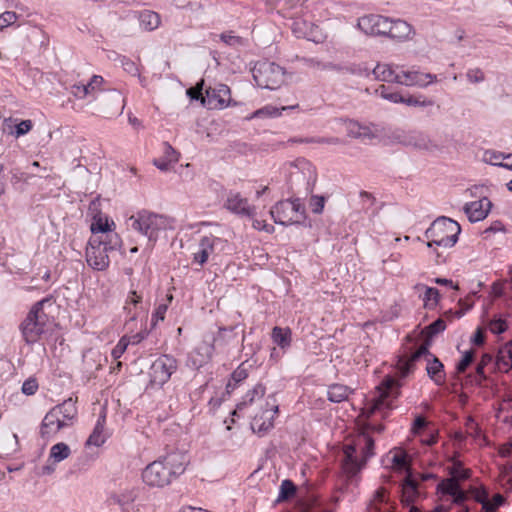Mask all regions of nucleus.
I'll return each mask as SVG.
<instances>
[{"instance_id":"28","label":"nucleus","mask_w":512,"mask_h":512,"mask_svg":"<svg viewBox=\"0 0 512 512\" xmlns=\"http://www.w3.org/2000/svg\"><path fill=\"white\" fill-rule=\"evenodd\" d=\"M402 70L398 71L388 64H378L373 69L375 78L388 83L402 84Z\"/></svg>"},{"instance_id":"40","label":"nucleus","mask_w":512,"mask_h":512,"mask_svg":"<svg viewBox=\"0 0 512 512\" xmlns=\"http://www.w3.org/2000/svg\"><path fill=\"white\" fill-rule=\"evenodd\" d=\"M104 422H105V416H102L97 421L93 432L88 437L86 441V445L88 446H96L99 447L105 442V435H104Z\"/></svg>"},{"instance_id":"31","label":"nucleus","mask_w":512,"mask_h":512,"mask_svg":"<svg viewBox=\"0 0 512 512\" xmlns=\"http://www.w3.org/2000/svg\"><path fill=\"white\" fill-rule=\"evenodd\" d=\"M418 496V483L412 477V472L407 469V476L402 485V503L409 506Z\"/></svg>"},{"instance_id":"50","label":"nucleus","mask_w":512,"mask_h":512,"mask_svg":"<svg viewBox=\"0 0 512 512\" xmlns=\"http://www.w3.org/2000/svg\"><path fill=\"white\" fill-rule=\"evenodd\" d=\"M451 477L449 479H455L457 483L462 480H466L470 477L471 471L464 469L460 465H455L450 469Z\"/></svg>"},{"instance_id":"3","label":"nucleus","mask_w":512,"mask_h":512,"mask_svg":"<svg viewBox=\"0 0 512 512\" xmlns=\"http://www.w3.org/2000/svg\"><path fill=\"white\" fill-rule=\"evenodd\" d=\"M393 139L398 143L407 147H412L419 150H425L431 153L448 152L450 148L457 149V143L454 141L453 135L445 134L444 138L440 141L431 139L427 134L422 131H404L396 130L393 133Z\"/></svg>"},{"instance_id":"57","label":"nucleus","mask_w":512,"mask_h":512,"mask_svg":"<svg viewBox=\"0 0 512 512\" xmlns=\"http://www.w3.org/2000/svg\"><path fill=\"white\" fill-rule=\"evenodd\" d=\"M371 89H373V93H375L377 96H397L396 93L391 92L389 90V86H386L385 84H377V86H373L371 88H367L366 91L368 93H372Z\"/></svg>"},{"instance_id":"56","label":"nucleus","mask_w":512,"mask_h":512,"mask_svg":"<svg viewBox=\"0 0 512 512\" xmlns=\"http://www.w3.org/2000/svg\"><path fill=\"white\" fill-rule=\"evenodd\" d=\"M473 358H474L473 351L465 352V354L463 355L462 359L457 364V367H456L457 372L458 373H463L467 369V367L472 363Z\"/></svg>"},{"instance_id":"2","label":"nucleus","mask_w":512,"mask_h":512,"mask_svg":"<svg viewBox=\"0 0 512 512\" xmlns=\"http://www.w3.org/2000/svg\"><path fill=\"white\" fill-rule=\"evenodd\" d=\"M121 238L117 233L91 236L86 247L87 264L94 270L104 271L110 263V254L121 247Z\"/></svg>"},{"instance_id":"61","label":"nucleus","mask_w":512,"mask_h":512,"mask_svg":"<svg viewBox=\"0 0 512 512\" xmlns=\"http://www.w3.org/2000/svg\"><path fill=\"white\" fill-rule=\"evenodd\" d=\"M204 86V80H201L199 83L196 84L195 87H190L186 90V96L192 97V96H204L202 93Z\"/></svg>"},{"instance_id":"33","label":"nucleus","mask_w":512,"mask_h":512,"mask_svg":"<svg viewBox=\"0 0 512 512\" xmlns=\"http://www.w3.org/2000/svg\"><path fill=\"white\" fill-rule=\"evenodd\" d=\"M281 111H292V110H300V111H306L308 110L307 106L304 104H292V105H284L281 106V108L273 107V106H266L264 108L258 109L254 112L253 117H262V116H268V117H275L281 114Z\"/></svg>"},{"instance_id":"39","label":"nucleus","mask_w":512,"mask_h":512,"mask_svg":"<svg viewBox=\"0 0 512 512\" xmlns=\"http://www.w3.org/2000/svg\"><path fill=\"white\" fill-rule=\"evenodd\" d=\"M139 22L143 29L152 31L159 27L160 16L154 11L145 10L139 14Z\"/></svg>"},{"instance_id":"4","label":"nucleus","mask_w":512,"mask_h":512,"mask_svg":"<svg viewBox=\"0 0 512 512\" xmlns=\"http://www.w3.org/2000/svg\"><path fill=\"white\" fill-rule=\"evenodd\" d=\"M429 346H430V341L426 340L422 345H420V347L410 357H408L406 355L399 357L397 366H398V369H399L402 377H405L406 375H408V373L412 370L413 363L415 361H417L421 357L425 356V357H427V361H428L426 371H427V374L429 375V377L437 385H442L444 383V380H445V373L443 370L444 366L437 357L433 356L429 352Z\"/></svg>"},{"instance_id":"26","label":"nucleus","mask_w":512,"mask_h":512,"mask_svg":"<svg viewBox=\"0 0 512 512\" xmlns=\"http://www.w3.org/2000/svg\"><path fill=\"white\" fill-rule=\"evenodd\" d=\"M33 127L31 120H22L17 123V119L12 117L3 120V131L19 138L27 134Z\"/></svg>"},{"instance_id":"34","label":"nucleus","mask_w":512,"mask_h":512,"mask_svg":"<svg viewBox=\"0 0 512 512\" xmlns=\"http://www.w3.org/2000/svg\"><path fill=\"white\" fill-rule=\"evenodd\" d=\"M382 386L383 387L380 389V395L372 406V412L381 409L385 404V399L393 393V390L398 386V383L394 378L388 377L382 382Z\"/></svg>"},{"instance_id":"16","label":"nucleus","mask_w":512,"mask_h":512,"mask_svg":"<svg viewBox=\"0 0 512 512\" xmlns=\"http://www.w3.org/2000/svg\"><path fill=\"white\" fill-rule=\"evenodd\" d=\"M224 207L236 215L253 218L256 214L255 207L250 206L248 200L238 192H230L224 202Z\"/></svg>"},{"instance_id":"32","label":"nucleus","mask_w":512,"mask_h":512,"mask_svg":"<svg viewBox=\"0 0 512 512\" xmlns=\"http://www.w3.org/2000/svg\"><path fill=\"white\" fill-rule=\"evenodd\" d=\"M138 495L139 488L127 487L120 490L119 492L114 493L110 497V500L113 503L118 504L121 507V509L124 510L126 506L130 505L138 498Z\"/></svg>"},{"instance_id":"63","label":"nucleus","mask_w":512,"mask_h":512,"mask_svg":"<svg viewBox=\"0 0 512 512\" xmlns=\"http://www.w3.org/2000/svg\"><path fill=\"white\" fill-rule=\"evenodd\" d=\"M485 156L486 157H489L487 158V160L492 163L493 165H498L501 163V162H498V160L500 159H506V155H504L503 153H496V152H486L485 153Z\"/></svg>"},{"instance_id":"30","label":"nucleus","mask_w":512,"mask_h":512,"mask_svg":"<svg viewBox=\"0 0 512 512\" xmlns=\"http://www.w3.org/2000/svg\"><path fill=\"white\" fill-rule=\"evenodd\" d=\"M412 34V27L406 21L389 19L387 36L398 40H406Z\"/></svg>"},{"instance_id":"51","label":"nucleus","mask_w":512,"mask_h":512,"mask_svg":"<svg viewBox=\"0 0 512 512\" xmlns=\"http://www.w3.org/2000/svg\"><path fill=\"white\" fill-rule=\"evenodd\" d=\"M325 197L319 195H312L309 200V207L314 214H321L325 205Z\"/></svg>"},{"instance_id":"47","label":"nucleus","mask_w":512,"mask_h":512,"mask_svg":"<svg viewBox=\"0 0 512 512\" xmlns=\"http://www.w3.org/2000/svg\"><path fill=\"white\" fill-rule=\"evenodd\" d=\"M231 93L230 88L223 83L215 82L213 85H210L205 90V96H226Z\"/></svg>"},{"instance_id":"59","label":"nucleus","mask_w":512,"mask_h":512,"mask_svg":"<svg viewBox=\"0 0 512 512\" xmlns=\"http://www.w3.org/2000/svg\"><path fill=\"white\" fill-rule=\"evenodd\" d=\"M38 389V383L35 379H27L22 385V392L26 395H33Z\"/></svg>"},{"instance_id":"62","label":"nucleus","mask_w":512,"mask_h":512,"mask_svg":"<svg viewBox=\"0 0 512 512\" xmlns=\"http://www.w3.org/2000/svg\"><path fill=\"white\" fill-rule=\"evenodd\" d=\"M438 298H439L438 289L432 288V287H425V296H424L425 301L434 300L435 302H437Z\"/></svg>"},{"instance_id":"22","label":"nucleus","mask_w":512,"mask_h":512,"mask_svg":"<svg viewBox=\"0 0 512 512\" xmlns=\"http://www.w3.org/2000/svg\"><path fill=\"white\" fill-rule=\"evenodd\" d=\"M278 413V406L271 405V409L264 410L260 415H255L251 422V428L258 433H265L270 430L274 423V416Z\"/></svg>"},{"instance_id":"58","label":"nucleus","mask_w":512,"mask_h":512,"mask_svg":"<svg viewBox=\"0 0 512 512\" xmlns=\"http://www.w3.org/2000/svg\"><path fill=\"white\" fill-rule=\"evenodd\" d=\"M385 489L379 488L374 495V499L369 507V512H378L379 508L376 506V503H382L385 501Z\"/></svg>"},{"instance_id":"48","label":"nucleus","mask_w":512,"mask_h":512,"mask_svg":"<svg viewBox=\"0 0 512 512\" xmlns=\"http://www.w3.org/2000/svg\"><path fill=\"white\" fill-rule=\"evenodd\" d=\"M220 39L226 45L233 48H238L244 45V41L241 37L234 35L232 32H224L220 35Z\"/></svg>"},{"instance_id":"19","label":"nucleus","mask_w":512,"mask_h":512,"mask_svg":"<svg viewBox=\"0 0 512 512\" xmlns=\"http://www.w3.org/2000/svg\"><path fill=\"white\" fill-rule=\"evenodd\" d=\"M71 454L70 447L64 443L59 442L53 445L50 449L48 464L42 467V474L50 475L55 471V464L67 459Z\"/></svg>"},{"instance_id":"24","label":"nucleus","mask_w":512,"mask_h":512,"mask_svg":"<svg viewBox=\"0 0 512 512\" xmlns=\"http://www.w3.org/2000/svg\"><path fill=\"white\" fill-rule=\"evenodd\" d=\"M437 490L442 494H447L453 497V501L456 504H462L467 500V493L461 490L459 483L455 479H444L438 486Z\"/></svg>"},{"instance_id":"23","label":"nucleus","mask_w":512,"mask_h":512,"mask_svg":"<svg viewBox=\"0 0 512 512\" xmlns=\"http://www.w3.org/2000/svg\"><path fill=\"white\" fill-rule=\"evenodd\" d=\"M348 136L359 139L362 142H368L376 138L378 130L371 126L362 125L356 121H348L346 124Z\"/></svg>"},{"instance_id":"37","label":"nucleus","mask_w":512,"mask_h":512,"mask_svg":"<svg viewBox=\"0 0 512 512\" xmlns=\"http://www.w3.org/2000/svg\"><path fill=\"white\" fill-rule=\"evenodd\" d=\"M104 83V79L100 75H94L91 80L87 84L75 85L76 89L73 91L74 94L83 93L85 95L90 93H99L103 90L100 89V86Z\"/></svg>"},{"instance_id":"8","label":"nucleus","mask_w":512,"mask_h":512,"mask_svg":"<svg viewBox=\"0 0 512 512\" xmlns=\"http://www.w3.org/2000/svg\"><path fill=\"white\" fill-rule=\"evenodd\" d=\"M47 301L43 299L36 302L21 324L22 335L29 344L35 343L46 331L48 318L43 311V306Z\"/></svg>"},{"instance_id":"60","label":"nucleus","mask_w":512,"mask_h":512,"mask_svg":"<svg viewBox=\"0 0 512 512\" xmlns=\"http://www.w3.org/2000/svg\"><path fill=\"white\" fill-rule=\"evenodd\" d=\"M467 78L472 83H478L484 80V72L479 68L470 69L467 72Z\"/></svg>"},{"instance_id":"12","label":"nucleus","mask_w":512,"mask_h":512,"mask_svg":"<svg viewBox=\"0 0 512 512\" xmlns=\"http://www.w3.org/2000/svg\"><path fill=\"white\" fill-rule=\"evenodd\" d=\"M177 360L170 355H162L157 358L150 367V382L152 385L162 386L177 370Z\"/></svg>"},{"instance_id":"45","label":"nucleus","mask_w":512,"mask_h":512,"mask_svg":"<svg viewBox=\"0 0 512 512\" xmlns=\"http://www.w3.org/2000/svg\"><path fill=\"white\" fill-rule=\"evenodd\" d=\"M296 492V486L291 480H284L280 485L277 502H282L292 497Z\"/></svg>"},{"instance_id":"41","label":"nucleus","mask_w":512,"mask_h":512,"mask_svg":"<svg viewBox=\"0 0 512 512\" xmlns=\"http://www.w3.org/2000/svg\"><path fill=\"white\" fill-rule=\"evenodd\" d=\"M272 340L280 348L286 349L291 345V330L289 328L274 327L272 330Z\"/></svg>"},{"instance_id":"64","label":"nucleus","mask_w":512,"mask_h":512,"mask_svg":"<svg viewBox=\"0 0 512 512\" xmlns=\"http://www.w3.org/2000/svg\"><path fill=\"white\" fill-rule=\"evenodd\" d=\"M248 376L247 374V371L246 369H243L241 367L237 368L233 373H232V380L235 382V383H239L241 382L242 380L246 379Z\"/></svg>"},{"instance_id":"7","label":"nucleus","mask_w":512,"mask_h":512,"mask_svg":"<svg viewBox=\"0 0 512 512\" xmlns=\"http://www.w3.org/2000/svg\"><path fill=\"white\" fill-rule=\"evenodd\" d=\"M257 86L275 90L285 84L288 76L283 67L275 62L260 60L251 69Z\"/></svg>"},{"instance_id":"14","label":"nucleus","mask_w":512,"mask_h":512,"mask_svg":"<svg viewBox=\"0 0 512 512\" xmlns=\"http://www.w3.org/2000/svg\"><path fill=\"white\" fill-rule=\"evenodd\" d=\"M92 113L102 114L107 117L120 115L125 108L124 99L120 98H94L86 104Z\"/></svg>"},{"instance_id":"55","label":"nucleus","mask_w":512,"mask_h":512,"mask_svg":"<svg viewBox=\"0 0 512 512\" xmlns=\"http://www.w3.org/2000/svg\"><path fill=\"white\" fill-rule=\"evenodd\" d=\"M470 493L475 501L480 503L482 506L486 505V502L488 501V493L484 488L471 487Z\"/></svg>"},{"instance_id":"6","label":"nucleus","mask_w":512,"mask_h":512,"mask_svg":"<svg viewBox=\"0 0 512 512\" xmlns=\"http://www.w3.org/2000/svg\"><path fill=\"white\" fill-rule=\"evenodd\" d=\"M461 232L460 225L445 216L437 218L425 231L424 236L428 239L427 246L433 245L450 248L455 245L458 235Z\"/></svg>"},{"instance_id":"29","label":"nucleus","mask_w":512,"mask_h":512,"mask_svg":"<svg viewBox=\"0 0 512 512\" xmlns=\"http://www.w3.org/2000/svg\"><path fill=\"white\" fill-rule=\"evenodd\" d=\"M52 410H57L56 414L66 423V427L71 426L77 416L76 402L72 398L54 406Z\"/></svg>"},{"instance_id":"11","label":"nucleus","mask_w":512,"mask_h":512,"mask_svg":"<svg viewBox=\"0 0 512 512\" xmlns=\"http://www.w3.org/2000/svg\"><path fill=\"white\" fill-rule=\"evenodd\" d=\"M317 180L315 167L307 160H297L290 171L291 184L304 194L312 193Z\"/></svg>"},{"instance_id":"1","label":"nucleus","mask_w":512,"mask_h":512,"mask_svg":"<svg viewBox=\"0 0 512 512\" xmlns=\"http://www.w3.org/2000/svg\"><path fill=\"white\" fill-rule=\"evenodd\" d=\"M128 227L147 238L152 246L163 231L174 230L175 219L149 210H140L127 220Z\"/></svg>"},{"instance_id":"20","label":"nucleus","mask_w":512,"mask_h":512,"mask_svg":"<svg viewBox=\"0 0 512 512\" xmlns=\"http://www.w3.org/2000/svg\"><path fill=\"white\" fill-rule=\"evenodd\" d=\"M492 203L486 197L478 201L465 204L464 212L471 222H478L485 219L491 209Z\"/></svg>"},{"instance_id":"9","label":"nucleus","mask_w":512,"mask_h":512,"mask_svg":"<svg viewBox=\"0 0 512 512\" xmlns=\"http://www.w3.org/2000/svg\"><path fill=\"white\" fill-rule=\"evenodd\" d=\"M274 222L283 226L301 223L306 219L305 207L300 198L276 203L270 210Z\"/></svg>"},{"instance_id":"13","label":"nucleus","mask_w":512,"mask_h":512,"mask_svg":"<svg viewBox=\"0 0 512 512\" xmlns=\"http://www.w3.org/2000/svg\"><path fill=\"white\" fill-rule=\"evenodd\" d=\"M142 479L150 487L162 488L169 485L174 477L159 459L146 466Z\"/></svg>"},{"instance_id":"25","label":"nucleus","mask_w":512,"mask_h":512,"mask_svg":"<svg viewBox=\"0 0 512 512\" xmlns=\"http://www.w3.org/2000/svg\"><path fill=\"white\" fill-rule=\"evenodd\" d=\"M180 154L168 142L163 143V155L153 160V164L161 171H168L179 161Z\"/></svg>"},{"instance_id":"49","label":"nucleus","mask_w":512,"mask_h":512,"mask_svg":"<svg viewBox=\"0 0 512 512\" xmlns=\"http://www.w3.org/2000/svg\"><path fill=\"white\" fill-rule=\"evenodd\" d=\"M91 232H92V236L107 235L108 233H114L113 231H111L110 225L108 224V222L107 221L103 222L101 218H99L94 223H92Z\"/></svg>"},{"instance_id":"46","label":"nucleus","mask_w":512,"mask_h":512,"mask_svg":"<svg viewBox=\"0 0 512 512\" xmlns=\"http://www.w3.org/2000/svg\"><path fill=\"white\" fill-rule=\"evenodd\" d=\"M489 330L493 334H502L508 329V323L501 315L494 316L488 323Z\"/></svg>"},{"instance_id":"42","label":"nucleus","mask_w":512,"mask_h":512,"mask_svg":"<svg viewBox=\"0 0 512 512\" xmlns=\"http://www.w3.org/2000/svg\"><path fill=\"white\" fill-rule=\"evenodd\" d=\"M288 143H317V144H329V145H338L341 143V140L337 137H306V138H297L293 137L288 139Z\"/></svg>"},{"instance_id":"54","label":"nucleus","mask_w":512,"mask_h":512,"mask_svg":"<svg viewBox=\"0 0 512 512\" xmlns=\"http://www.w3.org/2000/svg\"><path fill=\"white\" fill-rule=\"evenodd\" d=\"M18 19V15L14 11H5L0 15V29H4L14 24Z\"/></svg>"},{"instance_id":"44","label":"nucleus","mask_w":512,"mask_h":512,"mask_svg":"<svg viewBox=\"0 0 512 512\" xmlns=\"http://www.w3.org/2000/svg\"><path fill=\"white\" fill-rule=\"evenodd\" d=\"M395 103H403L409 107L426 108L432 106L434 103L431 99H424L422 101L419 98H390Z\"/></svg>"},{"instance_id":"38","label":"nucleus","mask_w":512,"mask_h":512,"mask_svg":"<svg viewBox=\"0 0 512 512\" xmlns=\"http://www.w3.org/2000/svg\"><path fill=\"white\" fill-rule=\"evenodd\" d=\"M351 393L352 390L348 386L342 384H333L327 391L328 399L334 403H340L348 399Z\"/></svg>"},{"instance_id":"10","label":"nucleus","mask_w":512,"mask_h":512,"mask_svg":"<svg viewBox=\"0 0 512 512\" xmlns=\"http://www.w3.org/2000/svg\"><path fill=\"white\" fill-rule=\"evenodd\" d=\"M236 326L225 328L220 327L217 335H206L204 339L197 345L194 352L190 355V361L195 368H200L209 362L215 351V343L220 342L227 344V333H232Z\"/></svg>"},{"instance_id":"36","label":"nucleus","mask_w":512,"mask_h":512,"mask_svg":"<svg viewBox=\"0 0 512 512\" xmlns=\"http://www.w3.org/2000/svg\"><path fill=\"white\" fill-rule=\"evenodd\" d=\"M511 345L507 343L501 347L496 357L497 368L507 373L512 368V350Z\"/></svg>"},{"instance_id":"18","label":"nucleus","mask_w":512,"mask_h":512,"mask_svg":"<svg viewBox=\"0 0 512 512\" xmlns=\"http://www.w3.org/2000/svg\"><path fill=\"white\" fill-rule=\"evenodd\" d=\"M57 410H50L43 418L40 426V436L49 439L66 427V423L56 414Z\"/></svg>"},{"instance_id":"15","label":"nucleus","mask_w":512,"mask_h":512,"mask_svg":"<svg viewBox=\"0 0 512 512\" xmlns=\"http://www.w3.org/2000/svg\"><path fill=\"white\" fill-rule=\"evenodd\" d=\"M389 19L382 15H365L358 19L357 26L367 35H387Z\"/></svg>"},{"instance_id":"53","label":"nucleus","mask_w":512,"mask_h":512,"mask_svg":"<svg viewBox=\"0 0 512 512\" xmlns=\"http://www.w3.org/2000/svg\"><path fill=\"white\" fill-rule=\"evenodd\" d=\"M446 328V323L443 319L438 318L434 322H432L429 326L426 327V330L428 332V336L431 338L435 336L436 334L444 331Z\"/></svg>"},{"instance_id":"17","label":"nucleus","mask_w":512,"mask_h":512,"mask_svg":"<svg viewBox=\"0 0 512 512\" xmlns=\"http://www.w3.org/2000/svg\"><path fill=\"white\" fill-rule=\"evenodd\" d=\"M225 243L226 242L224 240L215 236L203 237L199 242L198 250L194 252V262L203 266L207 262L209 256L213 254L217 248H223Z\"/></svg>"},{"instance_id":"21","label":"nucleus","mask_w":512,"mask_h":512,"mask_svg":"<svg viewBox=\"0 0 512 512\" xmlns=\"http://www.w3.org/2000/svg\"><path fill=\"white\" fill-rule=\"evenodd\" d=\"M161 462L171 472L173 477H177L185 471L187 456L181 451H173L160 458Z\"/></svg>"},{"instance_id":"52","label":"nucleus","mask_w":512,"mask_h":512,"mask_svg":"<svg viewBox=\"0 0 512 512\" xmlns=\"http://www.w3.org/2000/svg\"><path fill=\"white\" fill-rule=\"evenodd\" d=\"M130 344V339L127 336H123L117 345L112 349L111 355L113 359H119L124 352L126 351L128 345Z\"/></svg>"},{"instance_id":"35","label":"nucleus","mask_w":512,"mask_h":512,"mask_svg":"<svg viewBox=\"0 0 512 512\" xmlns=\"http://www.w3.org/2000/svg\"><path fill=\"white\" fill-rule=\"evenodd\" d=\"M191 102H198L200 106L207 109H224L231 105H236V102L232 103V98H190Z\"/></svg>"},{"instance_id":"27","label":"nucleus","mask_w":512,"mask_h":512,"mask_svg":"<svg viewBox=\"0 0 512 512\" xmlns=\"http://www.w3.org/2000/svg\"><path fill=\"white\" fill-rule=\"evenodd\" d=\"M401 77L402 85L417 87H426L436 79L435 75L418 71L402 72Z\"/></svg>"},{"instance_id":"43","label":"nucleus","mask_w":512,"mask_h":512,"mask_svg":"<svg viewBox=\"0 0 512 512\" xmlns=\"http://www.w3.org/2000/svg\"><path fill=\"white\" fill-rule=\"evenodd\" d=\"M265 395V387L262 384H257L252 390H249L243 397V401L237 405V409L241 410L243 407L252 404L256 398L260 399Z\"/></svg>"},{"instance_id":"5","label":"nucleus","mask_w":512,"mask_h":512,"mask_svg":"<svg viewBox=\"0 0 512 512\" xmlns=\"http://www.w3.org/2000/svg\"><path fill=\"white\" fill-rule=\"evenodd\" d=\"M374 440L366 433H361L351 444L344 447L345 471L350 475H355L366 463L367 459L373 455Z\"/></svg>"}]
</instances>
